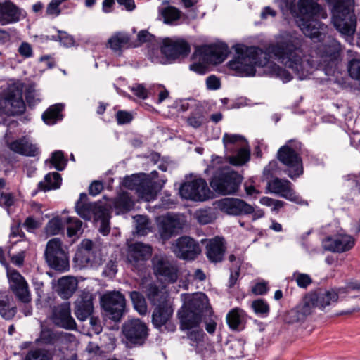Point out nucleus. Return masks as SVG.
Returning <instances> with one entry per match:
<instances>
[{"instance_id":"nucleus-51","label":"nucleus","mask_w":360,"mask_h":360,"mask_svg":"<svg viewBox=\"0 0 360 360\" xmlns=\"http://www.w3.org/2000/svg\"><path fill=\"white\" fill-rule=\"evenodd\" d=\"M25 98L30 106L36 105L40 101L39 94L33 85H30L25 89Z\"/></svg>"},{"instance_id":"nucleus-63","label":"nucleus","mask_w":360,"mask_h":360,"mask_svg":"<svg viewBox=\"0 0 360 360\" xmlns=\"http://www.w3.org/2000/svg\"><path fill=\"white\" fill-rule=\"evenodd\" d=\"M131 90L141 99H146L148 97V91L142 84H135L131 86Z\"/></svg>"},{"instance_id":"nucleus-14","label":"nucleus","mask_w":360,"mask_h":360,"mask_svg":"<svg viewBox=\"0 0 360 360\" xmlns=\"http://www.w3.org/2000/svg\"><path fill=\"white\" fill-rule=\"evenodd\" d=\"M278 159L287 167L285 173L291 179L303 172L302 160L297 153L288 146H282L278 151Z\"/></svg>"},{"instance_id":"nucleus-47","label":"nucleus","mask_w":360,"mask_h":360,"mask_svg":"<svg viewBox=\"0 0 360 360\" xmlns=\"http://www.w3.org/2000/svg\"><path fill=\"white\" fill-rule=\"evenodd\" d=\"M348 72L352 79L358 81L360 89V59L354 58L349 62Z\"/></svg>"},{"instance_id":"nucleus-15","label":"nucleus","mask_w":360,"mask_h":360,"mask_svg":"<svg viewBox=\"0 0 360 360\" xmlns=\"http://www.w3.org/2000/svg\"><path fill=\"white\" fill-rule=\"evenodd\" d=\"M122 333L130 342L141 345L148 336V328L140 319H131L123 324Z\"/></svg>"},{"instance_id":"nucleus-34","label":"nucleus","mask_w":360,"mask_h":360,"mask_svg":"<svg viewBox=\"0 0 360 360\" xmlns=\"http://www.w3.org/2000/svg\"><path fill=\"white\" fill-rule=\"evenodd\" d=\"M114 208L117 214L127 212L134 206L133 201L128 193H120L112 201Z\"/></svg>"},{"instance_id":"nucleus-33","label":"nucleus","mask_w":360,"mask_h":360,"mask_svg":"<svg viewBox=\"0 0 360 360\" xmlns=\"http://www.w3.org/2000/svg\"><path fill=\"white\" fill-rule=\"evenodd\" d=\"M13 297L6 292H0V315L6 320L13 319L16 312V307L12 304Z\"/></svg>"},{"instance_id":"nucleus-16","label":"nucleus","mask_w":360,"mask_h":360,"mask_svg":"<svg viewBox=\"0 0 360 360\" xmlns=\"http://www.w3.org/2000/svg\"><path fill=\"white\" fill-rule=\"evenodd\" d=\"M217 207L221 212L229 215L238 216L254 212L252 205L242 199L235 198H225L218 200Z\"/></svg>"},{"instance_id":"nucleus-36","label":"nucleus","mask_w":360,"mask_h":360,"mask_svg":"<svg viewBox=\"0 0 360 360\" xmlns=\"http://www.w3.org/2000/svg\"><path fill=\"white\" fill-rule=\"evenodd\" d=\"M63 105L60 103L56 104L49 107L42 115V119L47 124H54L57 120L62 119L60 112Z\"/></svg>"},{"instance_id":"nucleus-41","label":"nucleus","mask_w":360,"mask_h":360,"mask_svg":"<svg viewBox=\"0 0 360 360\" xmlns=\"http://www.w3.org/2000/svg\"><path fill=\"white\" fill-rule=\"evenodd\" d=\"M130 297L134 309L141 314L144 315L147 312V304L144 297L137 291L130 292Z\"/></svg>"},{"instance_id":"nucleus-52","label":"nucleus","mask_w":360,"mask_h":360,"mask_svg":"<svg viewBox=\"0 0 360 360\" xmlns=\"http://www.w3.org/2000/svg\"><path fill=\"white\" fill-rule=\"evenodd\" d=\"M292 279L295 281L300 288H306L312 282L311 277L306 274L295 272L292 275Z\"/></svg>"},{"instance_id":"nucleus-25","label":"nucleus","mask_w":360,"mask_h":360,"mask_svg":"<svg viewBox=\"0 0 360 360\" xmlns=\"http://www.w3.org/2000/svg\"><path fill=\"white\" fill-rule=\"evenodd\" d=\"M22 15V11L11 1L0 2V25L17 22Z\"/></svg>"},{"instance_id":"nucleus-42","label":"nucleus","mask_w":360,"mask_h":360,"mask_svg":"<svg viewBox=\"0 0 360 360\" xmlns=\"http://www.w3.org/2000/svg\"><path fill=\"white\" fill-rule=\"evenodd\" d=\"M243 316V310L238 308L233 309L226 316V321L229 326L233 330L238 329L242 322Z\"/></svg>"},{"instance_id":"nucleus-26","label":"nucleus","mask_w":360,"mask_h":360,"mask_svg":"<svg viewBox=\"0 0 360 360\" xmlns=\"http://www.w3.org/2000/svg\"><path fill=\"white\" fill-rule=\"evenodd\" d=\"M354 245V240L348 235H340L334 238H328L323 242L326 250L343 252L350 250Z\"/></svg>"},{"instance_id":"nucleus-45","label":"nucleus","mask_w":360,"mask_h":360,"mask_svg":"<svg viewBox=\"0 0 360 360\" xmlns=\"http://www.w3.org/2000/svg\"><path fill=\"white\" fill-rule=\"evenodd\" d=\"M314 298L313 293L309 294L305 297L304 304L297 307L300 310V313H302L304 318L309 315L314 307H317L316 302Z\"/></svg>"},{"instance_id":"nucleus-2","label":"nucleus","mask_w":360,"mask_h":360,"mask_svg":"<svg viewBox=\"0 0 360 360\" xmlns=\"http://www.w3.org/2000/svg\"><path fill=\"white\" fill-rule=\"evenodd\" d=\"M184 307L178 312L182 329H191L201 322L202 316H210L212 310L205 294L198 292L193 295H186Z\"/></svg>"},{"instance_id":"nucleus-32","label":"nucleus","mask_w":360,"mask_h":360,"mask_svg":"<svg viewBox=\"0 0 360 360\" xmlns=\"http://www.w3.org/2000/svg\"><path fill=\"white\" fill-rule=\"evenodd\" d=\"M77 288V281L72 276H63L58 281V293L63 299L70 298Z\"/></svg>"},{"instance_id":"nucleus-18","label":"nucleus","mask_w":360,"mask_h":360,"mask_svg":"<svg viewBox=\"0 0 360 360\" xmlns=\"http://www.w3.org/2000/svg\"><path fill=\"white\" fill-rule=\"evenodd\" d=\"M105 207L102 203L89 202L85 193L80 194L75 205L76 212L84 220H90L92 217L96 219L100 214L102 215L105 213Z\"/></svg>"},{"instance_id":"nucleus-37","label":"nucleus","mask_w":360,"mask_h":360,"mask_svg":"<svg viewBox=\"0 0 360 360\" xmlns=\"http://www.w3.org/2000/svg\"><path fill=\"white\" fill-rule=\"evenodd\" d=\"M61 182L60 175L57 172L49 173L44 180L39 183V188L42 191H49L59 188Z\"/></svg>"},{"instance_id":"nucleus-43","label":"nucleus","mask_w":360,"mask_h":360,"mask_svg":"<svg viewBox=\"0 0 360 360\" xmlns=\"http://www.w3.org/2000/svg\"><path fill=\"white\" fill-rule=\"evenodd\" d=\"M223 143L226 150H231L232 146L241 144L243 146L245 139L240 135L225 134L223 136Z\"/></svg>"},{"instance_id":"nucleus-1","label":"nucleus","mask_w":360,"mask_h":360,"mask_svg":"<svg viewBox=\"0 0 360 360\" xmlns=\"http://www.w3.org/2000/svg\"><path fill=\"white\" fill-rule=\"evenodd\" d=\"M300 19L298 25L304 34L310 39L323 42L320 44L316 53L320 58L319 65L323 67L327 75L332 73L336 67L340 51V44L333 38L326 34V27L316 20L326 18V11L317 0H298L297 3ZM275 42L270 44L266 51L243 44L235 45L233 59L229 67L242 76L255 74V66L264 68V72L288 82L292 76L285 69L269 60L272 54L279 63L292 70L300 79H306L318 65L303 51V39L297 34L281 32L275 37Z\"/></svg>"},{"instance_id":"nucleus-3","label":"nucleus","mask_w":360,"mask_h":360,"mask_svg":"<svg viewBox=\"0 0 360 360\" xmlns=\"http://www.w3.org/2000/svg\"><path fill=\"white\" fill-rule=\"evenodd\" d=\"M330 7L332 22L342 34L354 33L356 18L354 12V0H326Z\"/></svg>"},{"instance_id":"nucleus-55","label":"nucleus","mask_w":360,"mask_h":360,"mask_svg":"<svg viewBox=\"0 0 360 360\" xmlns=\"http://www.w3.org/2000/svg\"><path fill=\"white\" fill-rule=\"evenodd\" d=\"M259 201L263 205L271 207L273 211L278 210L284 205V202L283 201L274 200L269 197H263Z\"/></svg>"},{"instance_id":"nucleus-21","label":"nucleus","mask_w":360,"mask_h":360,"mask_svg":"<svg viewBox=\"0 0 360 360\" xmlns=\"http://www.w3.org/2000/svg\"><path fill=\"white\" fill-rule=\"evenodd\" d=\"M10 282V288L16 297L24 303H28L31 300L30 292L28 284L19 272L15 270L8 273Z\"/></svg>"},{"instance_id":"nucleus-9","label":"nucleus","mask_w":360,"mask_h":360,"mask_svg":"<svg viewBox=\"0 0 360 360\" xmlns=\"http://www.w3.org/2000/svg\"><path fill=\"white\" fill-rule=\"evenodd\" d=\"M45 257L48 264L52 269L60 272L69 269V259L62 248V243L59 238H53L47 243Z\"/></svg>"},{"instance_id":"nucleus-62","label":"nucleus","mask_w":360,"mask_h":360,"mask_svg":"<svg viewBox=\"0 0 360 360\" xmlns=\"http://www.w3.org/2000/svg\"><path fill=\"white\" fill-rule=\"evenodd\" d=\"M195 217L198 221L202 224H209L212 219V216L207 211L204 210H199L196 212Z\"/></svg>"},{"instance_id":"nucleus-56","label":"nucleus","mask_w":360,"mask_h":360,"mask_svg":"<svg viewBox=\"0 0 360 360\" xmlns=\"http://www.w3.org/2000/svg\"><path fill=\"white\" fill-rule=\"evenodd\" d=\"M252 307L257 314H267L269 311L268 304L263 300L259 299L252 303Z\"/></svg>"},{"instance_id":"nucleus-23","label":"nucleus","mask_w":360,"mask_h":360,"mask_svg":"<svg viewBox=\"0 0 360 360\" xmlns=\"http://www.w3.org/2000/svg\"><path fill=\"white\" fill-rule=\"evenodd\" d=\"M266 188L269 192L291 201L296 202L297 200V197L291 188V183L287 179L274 178L268 181Z\"/></svg>"},{"instance_id":"nucleus-19","label":"nucleus","mask_w":360,"mask_h":360,"mask_svg":"<svg viewBox=\"0 0 360 360\" xmlns=\"http://www.w3.org/2000/svg\"><path fill=\"white\" fill-rule=\"evenodd\" d=\"M51 319L56 326L66 330H75L77 326L75 319L71 316L69 302L55 307L53 309Z\"/></svg>"},{"instance_id":"nucleus-38","label":"nucleus","mask_w":360,"mask_h":360,"mask_svg":"<svg viewBox=\"0 0 360 360\" xmlns=\"http://www.w3.org/2000/svg\"><path fill=\"white\" fill-rule=\"evenodd\" d=\"M134 219L135 220V230L136 234L146 236L151 231V222L146 216L137 215L134 217Z\"/></svg>"},{"instance_id":"nucleus-59","label":"nucleus","mask_w":360,"mask_h":360,"mask_svg":"<svg viewBox=\"0 0 360 360\" xmlns=\"http://www.w3.org/2000/svg\"><path fill=\"white\" fill-rule=\"evenodd\" d=\"M117 122L118 124H124L129 123L132 119V115L124 110H119L116 114Z\"/></svg>"},{"instance_id":"nucleus-30","label":"nucleus","mask_w":360,"mask_h":360,"mask_svg":"<svg viewBox=\"0 0 360 360\" xmlns=\"http://www.w3.org/2000/svg\"><path fill=\"white\" fill-rule=\"evenodd\" d=\"M143 288L152 305L155 306L169 301L168 293L164 288H160L156 284L150 283L143 286Z\"/></svg>"},{"instance_id":"nucleus-58","label":"nucleus","mask_w":360,"mask_h":360,"mask_svg":"<svg viewBox=\"0 0 360 360\" xmlns=\"http://www.w3.org/2000/svg\"><path fill=\"white\" fill-rule=\"evenodd\" d=\"M58 39L62 44H63V46L70 47L74 45L75 40L71 35L64 31L58 30Z\"/></svg>"},{"instance_id":"nucleus-12","label":"nucleus","mask_w":360,"mask_h":360,"mask_svg":"<svg viewBox=\"0 0 360 360\" xmlns=\"http://www.w3.org/2000/svg\"><path fill=\"white\" fill-rule=\"evenodd\" d=\"M185 220L177 214L168 213L158 219V232L160 238L166 241L178 234L184 228Z\"/></svg>"},{"instance_id":"nucleus-28","label":"nucleus","mask_w":360,"mask_h":360,"mask_svg":"<svg viewBox=\"0 0 360 360\" xmlns=\"http://www.w3.org/2000/svg\"><path fill=\"white\" fill-rule=\"evenodd\" d=\"M92 300L91 294L84 293L75 302V314L79 320L84 321L91 316L94 309Z\"/></svg>"},{"instance_id":"nucleus-17","label":"nucleus","mask_w":360,"mask_h":360,"mask_svg":"<svg viewBox=\"0 0 360 360\" xmlns=\"http://www.w3.org/2000/svg\"><path fill=\"white\" fill-rule=\"evenodd\" d=\"M154 272L157 276L170 283H174L178 278V270L175 264L167 257L156 255L153 259Z\"/></svg>"},{"instance_id":"nucleus-29","label":"nucleus","mask_w":360,"mask_h":360,"mask_svg":"<svg viewBox=\"0 0 360 360\" xmlns=\"http://www.w3.org/2000/svg\"><path fill=\"white\" fill-rule=\"evenodd\" d=\"M8 147L13 152L22 155L35 156L38 153V148L26 137L8 143Z\"/></svg>"},{"instance_id":"nucleus-5","label":"nucleus","mask_w":360,"mask_h":360,"mask_svg":"<svg viewBox=\"0 0 360 360\" xmlns=\"http://www.w3.org/2000/svg\"><path fill=\"white\" fill-rule=\"evenodd\" d=\"M243 177L229 167L217 169L210 181L211 188L221 195L236 193L242 184Z\"/></svg>"},{"instance_id":"nucleus-6","label":"nucleus","mask_w":360,"mask_h":360,"mask_svg":"<svg viewBox=\"0 0 360 360\" xmlns=\"http://www.w3.org/2000/svg\"><path fill=\"white\" fill-rule=\"evenodd\" d=\"M24 84L20 82L11 86L0 100V109L8 115L22 114L25 110L22 98Z\"/></svg>"},{"instance_id":"nucleus-8","label":"nucleus","mask_w":360,"mask_h":360,"mask_svg":"<svg viewBox=\"0 0 360 360\" xmlns=\"http://www.w3.org/2000/svg\"><path fill=\"white\" fill-rule=\"evenodd\" d=\"M101 305L109 319L119 321L122 317L125 307L124 296L119 291H109L100 298Z\"/></svg>"},{"instance_id":"nucleus-10","label":"nucleus","mask_w":360,"mask_h":360,"mask_svg":"<svg viewBox=\"0 0 360 360\" xmlns=\"http://www.w3.org/2000/svg\"><path fill=\"white\" fill-rule=\"evenodd\" d=\"M189 52L190 46L184 40L166 38L163 40L161 46V53L165 56V58H152V61L156 63L165 64L179 57H185L188 56Z\"/></svg>"},{"instance_id":"nucleus-11","label":"nucleus","mask_w":360,"mask_h":360,"mask_svg":"<svg viewBox=\"0 0 360 360\" xmlns=\"http://www.w3.org/2000/svg\"><path fill=\"white\" fill-rule=\"evenodd\" d=\"M182 198L193 201H205L211 195V191L206 181L202 178L184 182L179 188Z\"/></svg>"},{"instance_id":"nucleus-39","label":"nucleus","mask_w":360,"mask_h":360,"mask_svg":"<svg viewBox=\"0 0 360 360\" xmlns=\"http://www.w3.org/2000/svg\"><path fill=\"white\" fill-rule=\"evenodd\" d=\"M129 39L126 34L117 33L108 40L110 47L118 54H120L121 49L129 43Z\"/></svg>"},{"instance_id":"nucleus-53","label":"nucleus","mask_w":360,"mask_h":360,"mask_svg":"<svg viewBox=\"0 0 360 360\" xmlns=\"http://www.w3.org/2000/svg\"><path fill=\"white\" fill-rule=\"evenodd\" d=\"M304 319L300 310L295 307L288 311L284 316V321L289 323H293Z\"/></svg>"},{"instance_id":"nucleus-57","label":"nucleus","mask_w":360,"mask_h":360,"mask_svg":"<svg viewBox=\"0 0 360 360\" xmlns=\"http://www.w3.org/2000/svg\"><path fill=\"white\" fill-rule=\"evenodd\" d=\"M187 121L190 126L198 128L203 122V116L199 112H193L188 117Z\"/></svg>"},{"instance_id":"nucleus-40","label":"nucleus","mask_w":360,"mask_h":360,"mask_svg":"<svg viewBox=\"0 0 360 360\" xmlns=\"http://www.w3.org/2000/svg\"><path fill=\"white\" fill-rule=\"evenodd\" d=\"M250 155V150L243 146L236 155L229 156L227 160L232 165L241 166L249 161Z\"/></svg>"},{"instance_id":"nucleus-13","label":"nucleus","mask_w":360,"mask_h":360,"mask_svg":"<svg viewBox=\"0 0 360 360\" xmlns=\"http://www.w3.org/2000/svg\"><path fill=\"white\" fill-rule=\"evenodd\" d=\"M172 252L179 258L193 260L200 253L198 242L189 236H181L174 240L172 245Z\"/></svg>"},{"instance_id":"nucleus-46","label":"nucleus","mask_w":360,"mask_h":360,"mask_svg":"<svg viewBox=\"0 0 360 360\" xmlns=\"http://www.w3.org/2000/svg\"><path fill=\"white\" fill-rule=\"evenodd\" d=\"M110 210L108 207L105 208V213L99 214L95 219L100 223L99 231L104 236L108 235L110 228L109 226Z\"/></svg>"},{"instance_id":"nucleus-50","label":"nucleus","mask_w":360,"mask_h":360,"mask_svg":"<svg viewBox=\"0 0 360 360\" xmlns=\"http://www.w3.org/2000/svg\"><path fill=\"white\" fill-rule=\"evenodd\" d=\"M63 229V223L60 218L56 217L50 220L46 225V229L48 233L56 235L60 233Z\"/></svg>"},{"instance_id":"nucleus-60","label":"nucleus","mask_w":360,"mask_h":360,"mask_svg":"<svg viewBox=\"0 0 360 360\" xmlns=\"http://www.w3.org/2000/svg\"><path fill=\"white\" fill-rule=\"evenodd\" d=\"M205 322L206 330L212 334L214 333L217 327V323L214 319H212V314L210 316H202V321Z\"/></svg>"},{"instance_id":"nucleus-54","label":"nucleus","mask_w":360,"mask_h":360,"mask_svg":"<svg viewBox=\"0 0 360 360\" xmlns=\"http://www.w3.org/2000/svg\"><path fill=\"white\" fill-rule=\"evenodd\" d=\"M51 162L58 170H63L65 168L66 160L61 151H56L53 153Z\"/></svg>"},{"instance_id":"nucleus-31","label":"nucleus","mask_w":360,"mask_h":360,"mask_svg":"<svg viewBox=\"0 0 360 360\" xmlns=\"http://www.w3.org/2000/svg\"><path fill=\"white\" fill-rule=\"evenodd\" d=\"M342 291V289H338V290L332 289L330 290H323L318 293H313L314 299L316 302V307L323 309L326 307L336 302L338 300V295Z\"/></svg>"},{"instance_id":"nucleus-49","label":"nucleus","mask_w":360,"mask_h":360,"mask_svg":"<svg viewBox=\"0 0 360 360\" xmlns=\"http://www.w3.org/2000/svg\"><path fill=\"white\" fill-rule=\"evenodd\" d=\"M161 13L165 23H172L180 16L179 11L174 7L165 8Z\"/></svg>"},{"instance_id":"nucleus-7","label":"nucleus","mask_w":360,"mask_h":360,"mask_svg":"<svg viewBox=\"0 0 360 360\" xmlns=\"http://www.w3.org/2000/svg\"><path fill=\"white\" fill-rule=\"evenodd\" d=\"M141 180L139 176H132L131 178L124 180L126 186L131 189H135L139 197L145 200L150 201L155 198L157 193L161 190L165 181H154L152 178L143 175Z\"/></svg>"},{"instance_id":"nucleus-64","label":"nucleus","mask_w":360,"mask_h":360,"mask_svg":"<svg viewBox=\"0 0 360 360\" xmlns=\"http://www.w3.org/2000/svg\"><path fill=\"white\" fill-rule=\"evenodd\" d=\"M117 272V266L112 260L109 261L105 267L103 274L106 276L112 277Z\"/></svg>"},{"instance_id":"nucleus-27","label":"nucleus","mask_w":360,"mask_h":360,"mask_svg":"<svg viewBox=\"0 0 360 360\" xmlns=\"http://www.w3.org/2000/svg\"><path fill=\"white\" fill-rule=\"evenodd\" d=\"M152 253V248L150 245L135 243L129 247L127 260L129 263L135 264L139 261L148 259Z\"/></svg>"},{"instance_id":"nucleus-20","label":"nucleus","mask_w":360,"mask_h":360,"mask_svg":"<svg viewBox=\"0 0 360 360\" xmlns=\"http://www.w3.org/2000/svg\"><path fill=\"white\" fill-rule=\"evenodd\" d=\"M154 309L152 314V323L157 328L162 326L174 330V326L170 324V320L173 315V308L169 301L153 306Z\"/></svg>"},{"instance_id":"nucleus-22","label":"nucleus","mask_w":360,"mask_h":360,"mask_svg":"<svg viewBox=\"0 0 360 360\" xmlns=\"http://www.w3.org/2000/svg\"><path fill=\"white\" fill-rule=\"evenodd\" d=\"M94 243L91 240L84 239L79 244L74 257V262L80 267L85 268L93 265L95 254Z\"/></svg>"},{"instance_id":"nucleus-61","label":"nucleus","mask_w":360,"mask_h":360,"mask_svg":"<svg viewBox=\"0 0 360 360\" xmlns=\"http://www.w3.org/2000/svg\"><path fill=\"white\" fill-rule=\"evenodd\" d=\"M18 51L20 55L24 58H30L33 54L32 46L27 42H22Z\"/></svg>"},{"instance_id":"nucleus-4","label":"nucleus","mask_w":360,"mask_h":360,"mask_svg":"<svg viewBox=\"0 0 360 360\" xmlns=\"http://www.w3.org/2000/svg\"><path fill=\"white\" fill-rule=\"evenodd\" d=\"M228 53V46L224 44L198 46L193 56L198 62L191 65L190 69L198 74L204 75L207 72L208 64L221 63L226 59Z\"/></svg>"},{"instance_id":"nucleus-24","label":"nucleus","mask_w":360,"mask_h":360,"mask_svg":"<svg viewBox=\"0 0 360 360\" xmlns=\"http://www.w3.org/2000/svg\"><path fill=\"white\" fill-rule=\"evenodd\" d=\"M226 249L224 239L220 237H215L207 240L205 254L211 262H221L224 259Z\"/></svg>"},{"instance_id":"nucleus-35","label":"nucleus","mask_w":360,"mask_h":360,"mask_svg":"<svg viewBox=\"0 0 360 360\" xmlns=\"http://www.w3.org/2000/svg\"><path fill=\"white\" fill-rule=\"evenodd\" d=\"M63 338V333L55 332L49 328H43L37 341L44 345H55Z\"/></svg>"},{"instance_id":"nucleus-44","label":"nucleus","mask_w":360,"mask_h":360,"mask_svg":"<svg viewBox=\"0 0 360 360\" xmlns=\"http://www.w3.org/2000/svg\"><path fill=\"white\" fill-rule=\"evenodd\" d=\"M68 235L69 237L77 236L81 233L82 222L77 218L68 217L66 219Z\"/></svg>"},{"instance_id":"nucleus-48","label":"nucleus","mask_w":360,"mask_h":360,"mask_svg":"<svg viewBox=\"0 0 360 360\" xmlns=\"http://www.w3.org/2000/svg\"><path fill=\"white\" fill-rule=\"evenodd\" d=\"M25 360H51L48 352L41 349L30 350L25 357Z\"/></svg>"}]
</instances>
